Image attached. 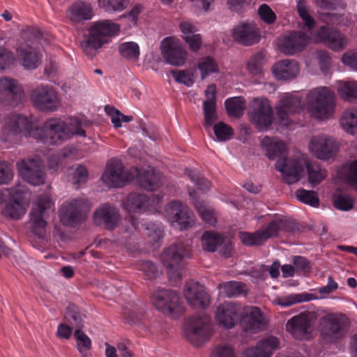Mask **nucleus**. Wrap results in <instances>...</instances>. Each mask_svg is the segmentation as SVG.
Here are the masks:
<instances>
[{"instance_id": "c756f323", "label": "nucleus", "mask_w": 357, "mask_h": 357, "mask_svg": "<svg viewBox=\"0 0 357 357\" xmlns=\"http://www.w3.org/2000/svg\"><path fill=\"white\" fill-rule=\"evenodd\" d=\"M272 71L278 80H289L297 76L299 66L296 60L284 59L275 63Z\"/></svg>"}, {"instance_id": "09e8293b", "label": "nucleus", "mask_w": 357, "mask_h": 357, "mask_svg": "<svg viewBox=\"0 0 357 357\" xmlns=\"http://www.w3.org/2000/svg\"><path fill=\"white\" fill-rule=\"evenodd\" d=\"M65 318L72 325H75L77 328L83 327L82 317L77 305L72 303L68 305Z\"/></svg>"}, {"instance_id": "6ab92c4d", "label": "nucleus", "mask_w": 357, "mask_h": 357, "mask_svg": "<svg viewBox=\"0 0 357 357\" xmlns=\"http://www.w3.org/2000/svg\"><path fill=\"white\" fill-rule=\"evenodd\" d=\"M310 40V37L302 31H290L282 36L279 48L285 54L294 55L303 51Z\"/></svg>"}, {"instance_id": "774afa93", "label": "nucleus", "mask_w": 357, "mask_h": 357, "mask_svg": "<svg viewBox=\"0 0 357 357\" xmlns=\"http://www.w3.org/2000/svg\"><path fill=\"white\" fill-rule=\"evenodd\" d=\"M342 62L357 70V52L344 53L342 58Z\"/></svg>"}, {"instance_id": "f03ea898", "label": "nucleus", "mask_w": 357, "mask_h": 357, "mask_svg": "<svg viewBox=\"0 0 357 357\" xmlns=\"http://www.w3.org/2000/svg\"><path fill=\"white\" fill-rule=\"evenodd\" d=\"M261 146L270 160L278 158L275 169L281 172L284 181L287 184H293L299 181L305 165L309 182L312 185L319 183L326 176V171L317 163L306 162L301 158H287L286 144L278 138L265 136L261 139Z\"/></svg>"}, {"instance_id": "cd10ccee", "label": "nucleus", "mask_w": 357, "mask_h": 357, "mask_svg": "<svg viewBox=\"0 0 357 357\" xmlns=\"http://www.w3.org/2000/svg\"><path fill=\"white\" fill-rule=\"evenodd\" d=\"M311 322L307 315L301 313L289 319L286 324V330L295 339H306L309 335Z\"/></svg>"}, {"instance_id": "ddd939ff", "label": "nucleus", "mask_w": 357, "mask_h": 357, "mask_svg": "<svg viewBox=\"0 0 357 357\" xmlns=\"http://www.w3.org/2000/svg\"><path fill=\"white\" fill-rule=\"evenodd\" d=\"M86 206V203L82 199H75L64 202L59 213L61 222L70 227L81 224L84 219V210Z\"/></svg>"}, {"instance_id": "c03bdc74", "label": "nucleus", "mask_w": 357, "mask_h": 357, "mask_svg": "<svg viewBox=\"0 0 357 357\" xmlns=\"http://www.w3.org/2000/svg\"><path fill=\"white\" fill-rule=\"evenodd\" d=\"M313 298L312 294L302 293L296 294L277 298V303L282 307H288L294 304L309 301Z\"/></svg>"}, {"instance_id": "9b49d317", "label": "nucleus", "mask_w": 357, "mask_h": 357, "mask_svg": "<svg viewBox=\"0 0 357 357\" xmlns=\"http://www.w3.org/2000/svg\"><path fill=\"white\" fill-rule=\"evenodd\" d=\"M302 109V100L298 95L284 93L275 106L278 123L282 126H290L292 123L290 115L300 112Z\"/></svg>"}, {"instance_id": "1a4fd4ad", "label": "nucleus", "mask_w": 357, "mask_h": 357, "mask_svg": "<svg viewBox=\"0 0 357 357\" xmlns=\"http://www.w3.org/2000/svg\"><path fill=\"white\" fill-rule=\"evenodd\" d=\"M151 302L158 311L173 317L183 310L178 294L169 289H157L151 295Z\"/></svg>"}, {"instance_id": "4d7b16f0", "label": "nucleus", "mask_w": 357, "mask_h": 357, "mask_svg": "<svg viewBox=\"0 0 357 357\" xmlns=\"http://www.w3.org/2000/svg\"><path fill=\"white\" fill-rule=\"evenodd\" d=\"M354 199L348 195L341 194L334 200V206L341 211H349L354 206Z\"/></svg>"}, {"instance_id": "bb28decb", "label": "nucleus", "mask_w": 357, "mask_h": 357, "mask_svg": "<svg viewBox=\"0 0 357 357\" xmlns=\"http://www.w3.org/2000/svg\"><path fill=\"white\" fill-rule=\"evenodd\" d=\"M279 344L278 337L268 336L259 341L255 347L248 348L243 357H271Z\"/></svg>"}, {"instance_id": "ea45409f", "label": "nucleus", "mask_w": 357, "mask_h": 357, "mask_svg": "<svg viewBox=\"0 0 357 357\" xmlns=\"http://www.w3.org/2000/svg\"><path fill=\"white\" fill-rule=\"evenodd\" d=\"M245 101L241 97L228 98L225 102V108L231 116L240 117L243 115Z\"/></svg>"}, {"instance_id": "4468645a", "label": "nucleus", "mask_w": 357, "mask_h": 357, "mask_svg": "<svg viewBox=\"0 0 357 357\" xmlns=\"http://www.w3.org/2000/svg\"><path fill=\"white\" fill-rule=\"evenodd\" d=\"M309 148L316 158L320 160H328L337 154L339 145L333 137L321 135L311 139Z\"/></svg>"}, {"instance_id": "72a5a7b5", "label": "nucleus", "mask_w": 357, "mask_h": 357, "mask_svg": "<svg viewBox=\"0 0 357 357\" xmlns=\"http://www.w3.org/2000/svg\"><path fill=\"white\" fill-rule=\"evenodd\" d=\"M17 53L21 63L25 68L34 69L39 65L40 56L35 47L30 45L20 47Z\"/></svg>"}, {"instance_id": "f8f14e48", "label": "nucleus", "mask_w": 357, "mask_h": 357, "mask_svg": "<svg viewBox=\"0 0 357 357\" xmlns=\"http://www.w3.org/2000/svg\"><path fill=\"white\" fill-rule=\"evenodd\" d=\"M52 202L47 195L38 196L36 206L30 213V221L31 222V231L39 238H43L45 234L47 222L45 220V211L52 207Z\"/></svg>"}, {"instance_id": "3c124183", "label": "nucleus", "mask_w": 357, "mask_h": 357, "mask_svg": "<svg viewBox=\"0 0 357 357\" xmlns=\"http://www.w3.org/2000/svg\"><path fill=\"white\" fill-rule=\"evenodd\" d=\"M213 130L217 139L219 142H226L234 135L233 128L224 122H218L213 126Z\"/></svg>"}, {"instance_id": "79ce46f5", "label": "nucleus", "mask_w": 357, "mask_h": 357, "mask_svg": "<svg viewBox=\"0 0 357 357\" xmlns=\"http://www.w3.org/2000/svg\"><path fill=\"white\" fill-rule=\"evenodd\" d=\"M244 284L242 282L229 281L219 284L221 294L229 298L237 297L243 292Z\"/></svg>"}, {"instance_id": "2f4dec72", "label": "nucleus", "mask_w": 357, "mask_h": 357, "mask_svg": "<svg viewBox=\"0 0 357 357\" xmlns=\"http://www.w3.org/2000/svg\"><path fill=\"white\" fill-rule=\"evenodd\" d=\"M151 198L145 194L130 193L123 202V208L129 213L142 212L150 208Z\"/></svg>"}, {"instance_id": "4c0bfd02", "label": "nucleus", "mask_w": 357, "mask_h": 357, "mask_svg": "<svg viewBox=\"0 0 357 357\" xmlns=\"http://www.w3.org/2000/svg\"><path fill=\"white\" fill-rule=\"evenodd\" d=\"M198 68L201 73L202 79H205L211 73H216L219 71L217 61L211 56L202 57L198 61Z\"/></svg>"}, {"instance_id": "e2e57ef3", "label": "nucleus", "mask_w": 357, "mask_h": 357, "mask_svg": "<svg viewBox=\"0 0 357 357\" xmlns=\"http://www.w3.org/2000/svg\"><path fill=\"white\" fill-rule=\"evenodd\" d=\"M13 177L11 165L5 161H0V184H7Z\"/></svg>"}, {"instance_id": "680f3d73", "label": "nucleus", "mask_w": 357, "mask_h": 357, "mask_svg": "<svg viewBox=\"0 0 357 357\" xmlns=\"http://www.w3.org/2000/svg\"><path fill=\"white\" fill-rule=\"evenodd\" d=\"M258 14L261 19L266 24H271L275 22L276 15L267 4H262L258 9Z\"/></svg>"}, {"instance_id": "b1692460", "label": "nucleus", "mask_w": 357, "mask_h": 357, "mask_svg": "<svg viewBox=\"0 0 357 357\" xmlns=\"http://www.w3.org/2000/svg\"><path fill=\"white\" fill-rule=\"evenodd\" d=\"M22 178L33 185H39L45 182L43 168L33 161L21 160L17 163Z\"/></svg>"}, {"instance_id": "2eb2a0df", "label": "nucleus", "mask_w": 357, "mask_h": 357, "mask_svg": "<svg viewBox=\"0 0 357 357\" xmlns=\"http://www.w3.org/2000/svg\"><path fill=\"white\" fill-rule=\"evenodd\" d=\"M23 90L15 79L0 78V103L10 107L17 106L22 100Z\"/></svg>"}, {"instance_id": "393cba45", "label": "nucleus", "mask_w": 357, "mask_h": 357, "mask_svg": "<svg viewBox=\"0 0 357 357\" xmlns=\"http://www.w3.org/2000/svg\"><path fill=\"white\" fill-rule=\"evenodd\" d=\"M240 321L242 327L247 332L256 333L259 331H262L266 326L263 314L257 307L246 308Z\"/></svg>"}, {"instance_id": "423d86ee", "label": "nucleus", "mask_w": 357, "mask_h": 357, "mask_svg": "<svg viewBox=\"0 0 357 357\" xmlns=\"http://www.w3.org/2000/svg\"><path fill=\"white\" fill-rule=\"evenodd\" d=\"M190 255L189 246L182 241L176 242L164 250L162 260L171 280L176 281L182 277L183 261L189 258Z\"/></svg>"}, {"instance_id": "6e6d98bb", "label": "nucleus", "mask_w": 357, "mask_h": 357, "mask_svg": "<svg viewBox=\"0 0 357 357\" xmlns=\"http://www.w3.org/2000/svg\"><path fill=\"white\" fill-rule=\"evenodd\" d=\"M195 205L204 222L211 225L215 224L216 219L214 216V213L211 209L207 208L203 203L197 201L195 202Z\"/></svg>"}, {"instance_id": "a878e982", "label": "nucleus", "mask_w": 357, "mask_h": 357, "mask_svg": "<svg viewBox=\"0 0 357 357\" xmlns=\"http://www.w3.org/2000/svg\"><path fill=\"white\" fill-rule=\"evenodd\" d=\"M93 220L98 226L103 227L107 229H112L118 224L119 214L115 207L109 204H105L96 211Z\"/></svg>"}, {"instance_id": "f257e3e1", "label": "nucleus", "mask_w": 357, "mask_h": 357, "mask_svg": "<svg viewBox=\"0 0 357 357\" xmlns=\"http://www.w3.org/2000/svg\"><path fill=\"white\" fill-rule=\"evenodd\" d=\"M86 126V119L72 116L66 121L60 119H50L43 124V128H40L24 116L10 114L5 119L3 130L14 135L23 133L25 136L40 139L47 145H59L75 135L86 137L84 128Z\"/></svg>"}, {"instance_id": "5fc2aeb1", "label": "nucleus", "mask_w": 357, "mask_h": 357, "mask_svg": "<svg viewBox=\"0 0 357 357\" xmlns=\"http://www.w3.org/2000/svg\"><path fill=\"white\" fill-rule=\"evenodd\" d=\"M171 74L175 79L176 82L185 84L186 86H191L194 80L192 79L193 74L188 70H172Z\"/></svg>"}, {"instance_id": "052dcab7", "label": "nucleus", "mask_w": 357, "mask_h": 357, "mask_svg": "<svg viewBox=\"0 0 357 357\" xmlns=\"http://www.w3.org/2000/svg\"><path fill=\"white\" fill-rule=\"evenodd\" d=\"M130 0H107L104 4L107 12H121L126 9Z\"/></svg>"}, {"instance_id": "7ed1b4c3", "label": "nucleus", "mask_w": 357, "mask_h": 357, "mask_svg": "<svg viewBox=\"0 0 357 357\" xmlns=\"http://www.w3.org/2000/svg\"><path fill=\"white\" fill-rule=\"evenodd\" d=\"M136 178L139 186L149 191L156 190L161 185V174L150 167L148 169L134 167L126 170L123 163L112 158L107 163L101 180L109 188H121Z\"/></svg>"}, {"instance_id": "aec40b11", "label": "nucleus", "mask_w": 357, "mask_h": 357, "mask_svg": "<svg viewBox=\"0 0 357 357\" xmlns=\"http://www.w3.org/2000/svg\"><path fill=\"white\" fill-rule=\"evenodd\" d=\"M167 217L174 226L181 230L187 229L192 221L188 207L178 201L171 202L165 208Z\"/></svg>"}, {"instance_id": "603ef678", "label": "nucleus", "mask_w": 357, "mask_h": 357, "mask_svg": "<svg viewBox=\"0 0 357 357\" xmlns=\"http://www.w3.org/2000/svg\"><path fill=\"white\" fill-rule=\"evenodd\" d=\"M121 55L128 59H137L139 56V47L135 42H126L119 45Z\"/></svg>"}, {"instance_id": "864d4df0", "label": "nucleus", "mask_w": 357, "mask_h": 357, "mask_svg": "<svg viewBox=\"0 0 357 357\" xmlns=\"http://www.w3.org/2000/svg\"><path fill=\"white\" fill-rule=\"evenodd\" d=\"M297 10L299 16L305 23V26L309 31L312 30L315 24V21L308 13L305 2L303 0L297 1Z\"/></svg>"}, {"instance_id": "37998d69", "label": "nucleus", "mask_w": 357, "mask_h": 357, "mask_svg": "<svg viewBox=\"0 0 357 357\" xmlns=\"http://www.w3.org/2000/svg\"><path fill=\"white\" fill-rule=\"evenodd\" d=\"M74 337L77 342V349L82 357H87V351L91 349V340L81 328H76Z\"/></svg>"}, {"instance_id": "8fccbe9b", "label": "nucleus", "mask_w": 357, "mask_h": 357, "mask_svg": "<svg viewBox=\"0 0 357 357\" xmlns=\"http://www.w3.org/2000/svg\"><path fill=\"white\" fill-rule=\"evenodd\" d=\"M105 110L111 116L112 122L115 128L121 127L122 122H130L132 120V116L124 115L112 106L106 105Z\"/></svg>"}, {"instance_id": "dca6fc26", "label": "nucleus", "mask_w": 357, "mask_h": 357, "mask_svg": "<svg viewBox=\"0 0 357 357\" xmlns=\"http://www.w3.org/2000/svg\"><path fill=\"white\" fill-rule=\"evenodd\" d=\"M280 231L279 218L273 220L263 229L253 233L242 231L239 233V238L244 245L248 246L261 245L267 239L276 236Z\"/></svg>"}, {"instance_id": "5701e85b", "label": "nucleus", "mask_w": 357, "mask_h": 357, "mask_svg": "<svg viewBox=\"0 0 357 357\" xmlns=\"http://www.w3.org/2000/svg\"><path fill=\"white\" fill-rule=\"evenodd\" d=\"M241 306L232 302H225L216 310L215 318L219 325L233 328L240 319Z\"/></svg>"}, {"instance_id": "c9c22d12", "label": "nucleus", "mask_w": 357, "mask_h": 357, "mask_svg": "<svg viewBox=\"0 0 357 357\" xmlns=\"http://www.w3.org/2000/svg\"><path fill=\"white\" fill-rule=\"evenodd\" d=\"M25 211L22 202L12 196L6 204L3 213L12 219H20L24 215Z\"/></svg>"}, {"instance_id": "39448f33", "label": "nucleus", "mask_w": 357, "mask_h": 357, "mask_svg": "<svg viewBox=\"0 0 357 357\" xmlns=\"http://www.w3.org/2000/svg\"><path fill=\"white\" fill-rule=\"evenodd\" d=\"M120 25L111 20H99L91 24L86 40L82 43L85 52L88 49L96 50L108 43L112 37L119 34Z\"/></svg>"}, {"instance_id": "a211bd4d", "label": "nucleus", "mask_w": 357, "mask_h": 357, "mask_svg": "<svg viewBox=\"0 0 357 357\" xmlns=\"http://www.w3.org/2000/svg\"><path fill=\"white\" fill-rule=\"evenodd\" d=\"M160 49L162 56L168 63L176 66H181L185 63L187 52L175 38H165L161 42Z\"/></svg>"}, {"instance_id": "de8ad7c7", "label": "nucleus", "mask_w": 357, "mask_h": 357, "mask_svg": "<svg viewBox=\"0 0 357 357\" xmlns=\"http://www.w3.org/2000/svg\"><path fill=\"white\" fill-rule=\"evenodd\" d=\"M264 63V54L259 52L252 55L247 63V69L253 75H257L262 72Z\"/></svg>"}, {"instance_id": "412c9836", "label": "nucleus", "mask_w": 357, "mask_h": 357, "mask_svg": "<svg viewBox=\"0 0 357 357\" xmlns=\"http://www.w3.org/2000/svg\"><path fill=\"white\" fill-rule=\"evenodd\" d=\"M184 296L188 303L195 308L204 309L210 303V296L205 287L193 280L186 283Z\"/></svg>"}, {"instance_id": "473e14b6", "label": "nucleus", "mask_w": 357, "mask_h": 357, "mask_svg": "<svg viewBox=\"0 0 357 357\" xmlns=\"http://www.w3.org/2000/svg\"><path fill=\"white\" fill-rule=\"evenodd\" d=\"M207 98L203 102L204 120L206 126H211L216 119V86L210 84L205 91Z\"/></svg>"}, {"instance_id": "69168bd1", "label": "nucleus", "mask_w": 357, "mask_h": 357, "mask_svg": "<svg viewBox=\"0 0 357 357\" xmlns=\"http://www.w3.org/2000/svg\"><path fill=\"white\" fill-rule=\"evenodd\" d=\"M13 53L3 47H0V70L8 68L14 62Z\"/></svg>"}, {"instance_id": "f3484780", "label": "nucleus", "mask_w": 357, "mask_h": 357, "mask_svg": "<svg viewBox=\"0 0 357 357\" xmlns=\"http://www.w3.org/2000/svg\"><path fill=\"white\" fill-rule=\"evenodd\" d=\"M249 114L250 120L259 129L267 128L273 122V110L267 98H255Z\"/></svg>"}, {"instance_id": "0e129e2a", "label": "nucleus", "mask_w": 357, "mask_h": 357, "mask_svg": "<svg viewBox=\"0 0 357 357\" xmlns=\"http://www.w3.org/2000/svg\"><path fill=\"white\" fill-rule=\"evenodd\" d=\"M293 264L298 272L307 273L311 270L310 261L302 256H295L293 258Z\"/></svg>"}, {"instance_id": "a18cd8bd", "label": "nucleus", "mask_w": 357, "mask_h": 357, "mask_svg": "<svg viewBox=\"0 0 357 357\" xmlns=\"http://www.w3.org/2000/svg\"><path fill=\"white\" fill-rule=\"evenodd\" d=\"M185 173L199 190L206 191L210 188L211 182L204 177L198 170L186 169Z\"/></svg>"}, {"instance_id": "338daca9", "label": "nucleus", "mask_w": 357, "mask_h": 357, "mask_svg": "<svg viewBox=\"0 0 357 357\" xmlns=\"http://www.w3.org/2000/svg\"><path fill=\"white\" fill-rule=\"evenodd\" d=\"M183 40L188 45L191 52H197L201 49L202 38L200 34L195 33L190 36H185Z\"/></svg>"}, {"instance_id": "e433bc0d", "label": "nucleus", "mask_w": 357, "mask_h": 357, "mask_svg": "<svg viewBox=\"0 0 357 357\" xmlns=\"http://www.w3.org/2000/svg\"><path fill=\"white\" fill-rule=\"evenodd\" d=\"M341 124L347 132L354 135L357 132V108L345 109L342 115Z\"/></svg>"}, {"instance_id": "58836bf2", "label": "nucleus", "mask_w": 357, "mask_h": 357, "mask_svg": "<svg viewBox=\"0 0 357 357\" xmlns=\"http://www.w3.org/2000/svg\"><path fill=\"white\" fill-rule=\"evenodd\" d=\"M144 234L153 245L158 243L163 238V229L161 223L147 222L144 225Z\"/></svg>"}, {"instance_id": "6e6552de", "label": "nucleus", "mask_w": 357, "mask_h": 357, "mask_svg": "<svg viewBox=\"0 0 357 357\" xmlns=\"http://www.w3.org/2000/svg\"><path fill=\"white\" fill-rule=\"evenodd\" d=\"M321 335L327 342H335L347 334L349 322L343 314H329L321 319Z\"/></svg>"}, {"instance_id": "4be33fe9", "label": "nucleus", "mask_w": 357, "mask_h": 357, "mask_svg": "<svg viewBox=\"0 0 357 357\" xmlns=\"http://www.w3.org/2000/svg\"><path fill=\"white\" fill-rule=\"evenodd\" d=\"M316 40L323 43L325 45L334 51H340L344 50L348 40L346 36L339 31L322 26L316 33Z\"/></svg>"}, {"instance_id": "bf43d9fd", "label": "nucleus", "mask_w": 357, "mask_h": 357, "mask_svg": "<svg viewBox=\"0 0 357 357\" xmlns=\"http://www.w3.org/2000/svg\"><path fill=\"white\" fill-rule=\"evenodd\" d=\"M212 357H236V355L231 345L220 344L212 351Z\"/></svg>"}, {"instance_id": "a19ab883", "label": "nucleus", "mask_w": 357, "mask_h": 357, "mask_svg": "<svg viewBox=\"0 0 357 357\" xmlns=\"http://www.w3.org/2000/svg\"><path fill=\"white\" fill-rule=\"evenodd\" d=\"M338 93L340 97L347 101L357 100V82H342L338 86Z\"/></svg>"}, {"instance_id": "f704fd0d", "label": "nucleus", "mask_w": 357, "mask_h": 357, "mask_svg": "<svg viewBox=\"0 0 357 357\" xmlns=\"http://www.w3.org/2000/svg\"><path fill=\"white\" fill-rule=\"evenodd\" d=\"M201 241L204 250L214 252L224 243L225 238L216 232L206 231L202 236Z\"/></svg>"}, {"instance_id": "c85d7f7f", "label": "nucleus", "mask_w": 357, "mask_h": 357, "mask_svg": "<svg viewBox=\"0 0 357 357\" xmlns=\"http://www.w3.org/2000/svg\"><path fill=\"white\" fill-rule=\"evenodd\" d=\"M233 38L235 41L245 46L252 45L260 40L257 29L251 23H241L234 28Z\"/></svg>"}, {"instance_id": "49530a36", "label": "nucleus", "mask_w": 357, "mask_h": 357, "mask_svg": "<svg viewBox=\"0 0 357 357\" xmlns=\"http://www.w3.org/2000/svg\"><path fill=\"white\" fill-rule=\"evenodd\" d=\"M295 195L300 202L305 204L313 207H317L319 205V197L314 191L300 188L296 191Z\"/></svg>"}, {"instance_id": "13d9d810", "label": "nucleus", "mask_w": 357, "mask_h": 357, "mask_svg": "<svg viewBox=\"0 0 357 357\" xmlns=\"http://www.w3.org/2000/svg\"><path fill=\"white\" fill-rule=\"evenodd\" d=\"M139 269L144 273L146 279L152 280L157 276L158 270L155 264L151 261L144 260L138 264Z\"/></svg>"}, {"instance_id": "7c9ffc66", "label": "nucleus", "mask_w": 357, "mask_h": 357, "mask_svg": "<svg viewBox=\"0 0 357 357\" xmlns=\"http://www.w3.org/2000/svg\"><path fill=\"white\" fill-rule=\"evenodd\" d=\"M66 16L72 24H77L91 20L93 17V10L89 3L77 1L68 8Z\"/></svg>"}, {"instance_id": "0eeeda50", "label": "nucleus", "mask_w": 357, "mask_h": 357, "mask_svg": "<svg viewBox=\"0 0 357 357\" xmlns=\"http://www.w3.org/2000/svg\"><path fill=\"white\" fill-rule=\"evenodd\" d=\"M211 332V319L204 313L194 314L185 321L186 337L195 347H200L208 341Z\"/></svg>"}, {"instance_id": "9d476101", "label": "nucleus", "mask_w": 357, "mask_h": 357, "mask_svg": "<svg viewBox=\"0 0 357 357\" xmlns=\"http://www.w3.org/2000/svg\"><path fill=\"white\" fill-rule=\"evenodd\" d=\"M33 105L43 112L55 111L59 105V99L56 91L50 85H40L31 93Z\"/></svg>"}, {"instance_id": "20e7f679", "label": "nucleus", "mask_w": 357, "mask_h": 357, "mask_svg": "<svg viewBox=\"0 0 357 357\" xmlns=\"http://www.w3.org/2000/svg\"><path fill=\"white\" fill-rule=\"evenodd\" d=\"M305 107L312 117L321 120L328 119L335 112V94L328 87L314 88L306 97Z\"/></svg>"}]
</instances>
